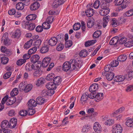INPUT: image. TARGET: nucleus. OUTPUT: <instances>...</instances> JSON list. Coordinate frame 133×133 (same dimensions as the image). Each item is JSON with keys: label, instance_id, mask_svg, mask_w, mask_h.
Here are the masks:
<instances>
[{"label": "nucleus", "instance_id": "nucleus-50", "mask_svg": "<svg viewBox=\"0 0 133 133\" xmlns=\"http://www.w3.org/2000/svg\"><path fill=\"white\" fill-rule=\"evenodd\" d=\"M33 108L29 107V110L28 113L29 115H32L35 113V111L33 109Z\"/></svg>", "mask_w": 133, "mask_h": 133}, {"label": "nucleus", "instance_id": "nucleus-26", "mask_svg": "<svg viewBox=\"0 0 133 133\" xmlns=\"http://www.w3.org/2000/svg\"><path fill=\"white\" fill-rule=\"evenodd\" d=\"M25 6V4L20 2L17 3L16 5V9L18 10H22L23 9Z\"/></svg>", "mask_w": 133, "mask_h": 133}, {"label": "nucleus", "instance_id": "nucleus-29", "mask_svg": "<svg viewBox=\"0 0 133 133\" xmlns=\"http://www.w3.org/2000/svg\"><path fill=\"white\" fill-rule=\"evenodd\" d=\"M127 57L126 55H121L117 58L118 61L120 62H123L125 61L127 59Z\"/></svg>", "mask_w": 133, "mask_h": 133}, {"label": "nucleus", "instance_id": "nucleus-2", "mask_svg": "<svg viewBox=\"0 0 133 133\" xmlns=\"http://www.w3.org/2000/svg\"><path fill=\"white\" fill-rule=\"evenodd\" d=\"M126 3L124 2V0H115L114 2L116 5H121V7L122 9H124L126 8L127 5L129 3L128 1H126Z\"/></svg>", "mask_w": 133, "mask_h": 133}, {"label": "nucleus", "instance_id": "nucleus-22", "mask_svg": "<svg viewBox=\"0 0 133 133\" xmlns=\"http://www.w3.org/2000/svg\"><path fill=\"white\" fill-rule=\"evenodd\" d=\"M37 16L35 14H30L27 16L26 17V19L28 21L35 20L37 18Z\"/></svg>", "mask_w": 133, "mask_h": 133}, {"label": "nucleus", "instance_id": "nucleus-52", "mask_svg": "<svg viewBox=\"0 0 133 133\" xmlns=\"http://www.w3.org/2000/svg\"><path fill=\"white\" fill-rule=\"evenodd\" d=\"M26 62V60L24 59H20L18 60L16 63L18 65H22Z\"/></svg>", "mask_w": 133, "mask_h": 133}, {"label": "nucleus", "instance_id": "nucleus-49", "mask_svg": "<svg viewBox=\"0 0 133 133\" xmlns=\"http://www.w3.org/2000/svg\"><path fill=\"white\" fill-rule=\"evenodd\" d=\"M1 59V62L3 64H7L9 61L8 58L6 57H2Z\"/></svg>", "mask_w": 133, "mask_h": 133}, {"label": "nucleus", "instance_id": "nucleus-31", "mask_svg": "<svg viewBox=\"0 0 133 133\" xmlns=\"http://www.w3.org/2000/svg\"><path fill=\"white\" fill-rule=\"evenodd\" d=\"M32 40L31 39L27 42L24 46V48L26 49L29 48L31 46L32 43Z\"/></svg>", "mask_w": 133, "mask_h": 133}, {"label": "nucleus", "instance_id": "nucleus-18", "mask_svg": "<svg viewBox=\"0 0 133 133\" xmlns=\"http://www.w3.org/2000/svg\"><path fill=\"white\" fill-rule=\"evenodd\" d=\"M40 58V57L39 56L37 55H34L32 57H31L30 59L31 61L34 63H35L37 62H38L39 61Z\"/></svg>", "mask_w": 133, "mask_h": 133}, {"label": "nucleus", "instance_id": "nucleus-62", "mask_svg": "<svg viewBox=\"0 0 133 133\" xmlns=\"http://www.w3.org/2000/svg\"><path fill=\"white\" fill-rule=\"evenodd\" d=\"M29 23V22L23 21L22 22V24L23 26L27 28Z\"/></svg>", "mask_w": 133, "mask_h": 133}, {"label": "nucleus", "instance_id": "nucleus-23", "mask_svg": "<svg viewBox=\"0 0 133 133\" xmlns=\"http://www.w3.org/2000/svg\"><path fill=\"white\" fill-rule=\"evenodd\" d=\"M103 98V94L102 93H98L96 95L95 101H99Z\"/></svg>", "mask_w": 133, "mask_h": 133}, {"label": "nucleus", "instance_id": "nucleus-14", "mask_svg": "<svg viewBox=\"0 0 133 133\" xmlns=\"http://www.w3.org/2000/svg\"><path fill=\"white\" fill-rule=\"evenodd\" d=\"M66 0H57L55 1L52 4L53 6L55 8H57L59 5L63 4Z\"/></svg>", "mask_w": 133, "mask_h": 133}, {"label": "nucleus", "instance_id": "nucleus-19", "mask_svg": "<svg viewBox=\"0 0 133 133\" xmlns=\"http://www.w3.org/2000/svg\"><path fill=\"white\" fill-rule=\"evenodd\" d=\"M110 12L109 9H101L99 11V13L102 16H105L107 15Z\"/></svg>", "mask_w": 133, "mask_h": 133}, {"label": "nucleus", "instance_id": "nucleus-64", "mask_svg": "<svg viewBox=\"0 0 133 133\" xmlns=\"http://www.w3.org/2000/svg\"><path fill=\"white\" fill-rule=\"evenodd\" d=\"M16 12V10L14 9H11L9 10L8 13L9 15H12L15 14Z\"/></svg>", "mask_w": 133, "mask_h": 133}, {"label": "nucleus", "instance_id": "nucleus-51", "mask_svg": "<svg viewBox=\"0 0 133 133\" xmlns=\"http://www.w3.org/2000/svg\"><path fill=\"white\" fill-rule=\"evenodd\" d=\"M25 87L24 91L25 92H28L31 90L32 86L31 85L29 84L27 85H25Z\"/></svg>", "mask_w": 133, "mask_h": 133}, {"label": "nucleus", "instance_id": "nucleus-1", "mask_svg": "<svg viewBox=\"0 0 133 133\" xmlns=\"http://www.w3.org/2000/svg\"><path fill=\"white\" fill-rule=\"evenodd\" d=\"M78 63L75 59L71 60L69 62H66L63 65V70L64 71L77 70L78 69Z\"/></svg>", "mask_w": 133, "mask_h": 133}, {"label": "nucleus", "instance_id": "nucleus-56", "mask_svg": "<svg viewBox=\"0 0 133 133\" xmlns=\"http://www.w3.org/2000/svg\"><path fill=\"white\" fill-rule=\"evenodd\" d=\"M12 131L11 130L9 129H0V133H11Z\"/></svg>", "mask_w": 133, "mask_h": 133}, {"label": "nucleus", "instance_id": "nucleus-13", "mask_svg": "<svg viewBox=\"0 0 133 133\" xmlns=\"http://www.w3.org/2000/svg\"><path fill=\"white\" fill-rule=\"evenodd\" d=\"M40 6V4L37 2H35L31 4L30 6V8L32 11L37 10Z\"/></svg>", "mask_w": 133, "mask_h": 133}, {"label": "nucleus", "instance_id": "nucleus-53", "mask_svg": "<svg viewBox=\"0 0 133 133\" xmlns=\"http://www.w3.org/2000/svg\"><path fill=\"white\" fill-rule=\"evenodd\" d=\"M32 65L30 63H28L25 66V69L28 71H30L32 69Z\"/></svg>", "mask_w": 133, "mask_h": 133}, {"label": "nucleus", "instance_id": "nucleus-10", "mask_svg": "<svg viewBox=\"0 0 133 133\" xmlns=\"http://www.w3.org/2000/svg\"><path fill=\"white\" fill-rule=\"evenodd\" d=\"M88 97V93L87 92H85L82 95L81 98V101L82 104H84L86 102Z\"/></svg>", "mask_w": 133, "mask_h": 133}, {"label": "nucleus", "instance_id": "nucleus-40", "mask_svg": "<svg viewBox=\"0 0 133 133\" xmlns=\"http://www.w3.org/2000/svg\"><path fill=\"white\" fill-rule=\"evenodd\" d=\"M119 64V62L118 60H115L112 61L110 64V65L112 67H116Z\"/></svg>", "mask_w": 133, "mask_h": 133}, {"label": "nucleus", "instance_id": "nucleus-25", "mask_svg": "<svg viewBox=\"0 0 133 133\" xmlns=\"http://www.w3.org/2000/svg\"><path fill=\"white\" fill-rule=\"evenodd\" d=\"M45 101V99L41 97H38L36 99L37 104L39 105H42L43 103Z\"/></svg>", "mask_w": 133, "mask_h": 133}, {"label": "nucleus", "instance_id": "nucleus-37", "mask_svg": "<svg viewBox=\"0 0 133 133\" xmlns=\"http://www.w3.org/2000/svg\"><path fill=\"white\" fill-rule=\"evenodd\" d=\"M94 22L92 20L90 19H88L87 22V26L89 28H91L93 25Z\"/></svg>", "mask_w": 133, "mask_h": 133}, {"label": "nucleus", "instance_id": "nucleus-57", "mask_svg": "<svg viewBox=\"0 0 133 133\" xmlns=\"http://www.w3.org/2000/svg\"><path fill=\"white\" fill-rule=\"evenodd\" d=\"M49 94L48 91L46 90H43L41 92V95L43 97H45L48 95Z\"/></svg>", "mask_w": 133, "mask_h": 133}, {"label": "nucleus", "instance_id": "nucleus-43", "mask_svg": "<svg viewBox=\"0 0 133 133\" xmlns=\"http://www.w3.org/2000/svg\"><path fill=\"white\" fill-rule=\"evenodd\" d=\"M55 77L54 74L51 73L49 74L46 77V79L48 81H51Z\"/></svg>", "mask_w": 133, "mask_h": 133}, {"label": "nucleus", "instance_id": "nucleus-8", "mask_svg": "<svg viewBox=\"0 0 133 133\" xmlns=\"http://www.w3.org/2000/svg\"><path fill=\"white\" fill-rule=\"evenodd\" d=\"M9 123V127L10 128H14L17 123V119L16 118H13L11 119Z\"/></svg>", "mask_w": 133, "mask_h": 133}, {"label": "nucleus", "instance_id": "nucleus-45", "mask_svg": "<svg viewBox=\"0 0 133 133\" xmlns=\"http://www.w3.org/2000/svg\"><path fill=\"white\" fill-rule=\"evenodd\" d=\"M81 26L80 23H75L73 25V29L74 30H77L80 28Z\"/></svg>", "mask_w": 133, "mask_h": 133}, {"label": "nucleus", "instance_id": "nucleus-41", "mask_svg": "<svg viewBox=\"0 0 133 133\" xmlns=\"http://www.w3.org/2000/svg\"><path fill=\"white\" fill-rule=\"evenodd\" d=\"M35 27V24L29 22L27 29L28 30H34Z\"/></svg>", "mask_w": 133, "mask_h": 133}, {"label": "nucleus", "instance_id": "nucleus-7", "mask_svg": "<svg viewBox=\"0 0 133 133\" xmlns=\"http://www.w3.org/2000/svg\"><path fill=\"white\" fill-rule=\"evenodd\" d=\"M41 66V62L40 61H39L37 62L36 64L34 63L32 65V69L36 70H40V68Z\"/></svg>", "mask_w": 133, "mask_h": 133}, {"label": "nucleus", "instance_id": "nucleus-32", "mask_svg": "<svg viewBox=\"0 0 133 133\" xmlns=\"http://www.w3.org/2000/svg\"><path fill=\"white\" fill-rule=\"evenodd\" d=\"M42 73V71L40 70H36L34 72L33 76L34 77H39L41 75Z\"/></svg>", "mask_w": 133, "mask_h": 133}, {"label": "nucleus", "instance_id": "nucleus-17", "mask_svg": "<svg viewBox=\"0 0 133 133\" xmlns=\"http://www.w3.org/2000/svg\"><path fill=\"white\" fill-rule=\"evenodd\" d=\"M29 107L30 108L31 107L33 108L36 107L37 105V103L36 101L33 99H30L28 103Z\"/></svg>", "mask_w": 133, "mask_h": 133}, {"label": "nucleus", "instance_id": "nucleus-42", "mask_svg": "<svg viewBox=\"0 0 133 133\" xmlns=\"http://www.w3.org/2000/svg\"><path fill=\"white\" fill-rule=\"evenodd\" d=\"M18 89L15 88L10 93V95L11 96H14L17 95L18 93Z\"/></svg>", "mask_w": 133, "mask_h": 133}, {"label": "nucleus", "instance_id": "nucleus-59", "mask_svg": "<svg viewBox=\"0 0 133 133\" xmlns=\"http://www.w3.org/2000/svg\"><path fill=\"white\" fill-rule=\"evenodd\" d=\"M126 15L127 17H129L133 15V9H131L126 12Z\"/></svg>", "mask_w": 133, "mask_h": 133}, {"label": "nucleus", "instance_id": "nucleus-44", "mask_svg": "<svg viewBox=\"0 0 133 133\" xmlns=\"http://www.w3.org/2000/svg\"><path fill=\"white\" fill-rule=\"evenodd\" d=\"M37 47H34L31 48L28 51V53L30 55H31L35 53L37 51Z\"/></svg>", "mask_w": 133, "mask_h": 133}, {"label": "nucleus", "instance_id": "nucleus-63", "mask_svg": "<svg viewBox=\"0 0 133 133\" xmlns=\"http://www.w3.org/2000/svg\"><path fill=\"white\" fill-rule=\"evenodd\" d=\"M118 43L119 44H122L125 43L126 41V38L125 37L120 38L118 40Z\"/></svg>", "mask_w": 133, "mask_h": 133}, {"label": "nucleus", "instance_id": "nucleus-24", "mask_svg": "<svg viewBox=\"0 0 133 133\" xmlns=\"http://www.w3.org/2000/svg\"><path fill=\"white\" fill-rule=\"evenodd\" d=\"M118 37L113 38L110 41V44L111 45H115L118 42L119 39Z\"/></svg>", "mask_w": 133, "mask_h": 133}, {"label": "nucleus", "instance_id": "nucleus-11", "mask_svg": "<svg viewBox=\"0 0 133 133\" xmlns=\"http://www.w3.org/2000/svg\"><path fill=\"white\" fill-rule=\"evenodd\" d=\"M1 126L2 128L1 129L8 128L9 127V123L7 120H4L2 122Z\"/></svg>", "mask_w": 133, "mask_h": 133}, {"label": "nucleus", "instance_id": "nucleus-38", "mask_svg": "<svg viewBox=\"0 0 133 133\" xmlns=\"http://www.w3.org/2000/svg\"><path fill=\"white\" fill-rule=\"evenodd\" d=\"M124 107H122L119 108L118 109L116 110L112 114L113 116L114 117L115 116L118 112L121 113L124 110Z\"/></svg>", "mask_w": 133, "mask_h": 133}, {"label": "nucleus", "instance_id": "nucleus-3", "mask_svg": "<svg viewBox=\"0 0 133 133\" xmlns=\"http://www.w3.org/2000/svg\"><path fill=\"white\" fill-rule=\"evenodd\" d=\"M92 4L90 5L88 4L87 6V9L86 10L85 14L88 17H91L92 16L94 13V10L93 9L91 8Z\"/></svg>", "mask_w": 133, "mask_h": 133}, {"label": "nucleus", "instance_id": "nucleus-16", "mask_svg": "<svg viewBox=\"0 0 133 133\" xmlns=\"http://www.w3.org/2000/svg\"><path fill=\"white\" fill-rule=\"evenodd\" d=\"M62 81V79L59 76L55 77L54 79L53 83L56 85H58L61 84Z\"/></svg>", "mask_w": 133, "mask_h": 133}, {"label": "nucleus", "instance_id": "nucleus-36", "mask_svg": "<svg viewBox=\"0 0 133 133\" xmlns=\"http://www.w3.org/2000/svg\"><path fill=\"white\" fill-rule=\"evenodd\" d=\"M101 34V32L99 30L95 32L93 34V37L94 38L98 37Z\"/></svg>", "mask_w": 133, "mask_h": 133}, {"label": "nucleus", "instance_id": "nucleus-54", "mask_svg": "<svg viewBox=\"0 0 133 133\" xmlns=\"http://www.w3.org/2000/svg\"><path fill=\"white\" fill-rule=\"evenodd\" d=\"M90 128L88 125H85L82 129V131L87 133L88 131Z\"/></svg>", "mask_w": 133, "mask_h": 133}, {"label": "nucleus", "instance_id": "nucleus-58", "mask_svg": "<svg viewBox=\"0 0 133 133\" xmlns=\"http://www.w3.org/2000/svg\"><path fill=\"white\" fill-rule=\"evenodd\" d=\"M64 45L62 44L61 43H60L58 45L56 48L57 50L58 51H61L62 50L63 48Z\"/></svg>", "mask_w": 133, "mask_h": 133}, {"label": "nucleus", "instance_id": "nucleus-27", "mask_svg": "<svg viewBox=\"0 0 133 133\" xmlns=\"http://www.w3.org/2000/svg\"><path fill=\"white\" fill-rule=\"evenodd\" d=\"M100 7L101 8V9H109L108 7L107 4L105 2V0H102L101 2Z\"/></svg>", "mask_w": 133, "mask_h": 133}, {"label": "nucleus", "instance_id": "nucleus-5", "mask_svg": "<svg viewBox=\"0 0 133 133\" xmlns=\"http://www.w3.org/2000/svg\"><path fill=\"white\" fill-rule=\"evenodd\" d=\"M59 35H57L56 37H51L49 40L48 43L51 46H54L56 45L57 44L58 40L57 38H59Z\"/></svg>", "mask_w": 133, "mask_h": 133}, {"label": "nucleus", "instance_id": "nucleus-15", "mask_svg": "<svg viewBox=\"0 0 133 133\" xmlns=\"http://www.w3.org/2000/svg\"><path fill=\"white\" fill-rule=\"evenodd\" d=\"M115 74L112 72H109L106 73L105 76L107 79L108 81L112 80L114 77Z\"/></svg>", "mask_w": 133, "mask_h": 133}, {"label": "nucleus", "instance_id": "nucleus-39", "mask_svg": "<svg viewBox=\"0 0 133 133\" xmlns=\"http://www.w3.org/2000/svg\"><path fill=\"white\" fill-rule=\"evenodd\" d=\"M42 26L43 28L45 29H48L50 27V23L47 22L44 23L42 24Z\"/></svg>", "mask_w": 133, "mask_h": 133}, {"label": "nucleus", "instance_id": "nucleus-12", "mask_svg": "<svg viewBox=\"0 0 133 133\" xmlns=\"http://www.w3.org/2000/svg\"><path fill=\"white\" fill-rule=\"evenodd\" d=\"M46 87L47 88L50 90H55L56 88L55 85L52 82L47 83L46 85Z\"/></svg>", "mask_w": 133, "mask_h": 133}, {"label": "nucleus", "instance_id": "nucleus-9", "mask_svg": "<svg viewBox=\"0 0 133 133\" xmlns=\"http://www.w3.org/2000/svg\"><path fill=\"white\" fill-rule=\"evenodd\" d=\"M98 88V86L97 84L94 83L92 84L90 87L89 89V91L91 92H95L96 94V91Z\"/></svg>", "mask_w": 133, "mask_h": 133}, {"label": "nucleus", "instance_id": "nucleus-6", "mask_svg": "<svg viewBox=\"0 0 133 133\" xmlns=\"http://www.w3.org/2000/svg\"><path fill=\"white\" fill-rule=\"evenodd\" d=\"M93 129L96 132L99 133L101 131L102 127L99 123L96 122L94 124Z\"/></svg>", "mask_w": 133, "mask_h": 133}, {"label": "nucleus", "instance_id": "nucleus-60", "mask_svg": "<svg viewBox=\"0 0 133 133\" xmlns=\"http://www.w3.org/2000/svg\"><path fill=\"white\" fill-rule=\"evenodd\" d=\"M19 114L22 116H25L27 115L28 112L26 110H22L19 112Z\"/></svg>", "mask_w": 133, "mask_h": 133}, {"label": "nucleus", "instance_id": "nucleus-46", "mask_svg": "<svg viewBox=\"0 0 133 133\" xmlns=\"http://www.w3.org/2000/svg\"><path fill=\"white\" fill-rule=\"evenodd\" d=\"M111 25L113 27H116L118 25L116 19L112 18V19Z\"/></svg>", "mask_w": 133, "mask_h": 133}, {"label": "nucleus", "instance_id": "nucleus-35", "mask_svg": "<svg viewBox=\"0 0 133 133\" xmlns=\"http://www.w3.org/2000/svg\"><path fill=\"white\" fill-rule=\"evenodd\" d=\"M21 31L19 29L16 30L13 34V35L15 38H18L21 35Z\"/></svg>", "mask_w": 133, "mask_h": 133}, {"label": "nucleus", "instance_id": "nucleus-47", "mask_svg": "<svg viewBox=\"0 0 133 133\" xmlns=\"http://www.w3.org/2000/svg\"><path fill=\"white\" fill-rule=\"evenodd\" d=\"M114 119H110L106 121L104 123L105 125H111L114 124Z\"/></svg>", "mask_w": 133, "mask_h": 133}, {"label": "nucleus", "instance_id": "nucleus-55", "mask_svg": "<svg viewBox=\"0 0 133 133\" xmlns=\"http://www.w3.org/2000/svg\"><path fill=\"white\" fill-rule=\"evenodd\" d=\"M43 83L44 82L43 79L42 78H41L38 79L36 84L38 86H39L40 85L43 84Z\"/></svg>", "mask_w": 133, "mask_h": 133}, {"label": "nucleus", "instance_id": "nucleus-30", "mask_svg": "<svg viewBox=\"0 0 133 133\" xmlns=\"http://www.w3.org/2000/svg\"><path fill=\"white\" fill-rule=\"evenodd\" d=\"M126 125L129 127H133V116L132 119H128L125 123Z\"/></svg>", "mask_w": 133, "mask_h": 133}, {"label": "nucleus", "instance_id": "nucleus-20", "mask_svg": "<svg viewBox=\"0 0 133 133\" xmlns=\"http://www.w3.org/2000/svg\"><path fill=\"white\" fill-rule=\"evenodd\" d=\"M125 78L124 76L123 75H119L116 76L114 79V81L117 82L123 81Z\"/></svg>", "mask_w": 133, "mask_h": 133}, {"label": "nucleus", "instance_id": "nucleus-61", "mask_svg": "<svg viewBox=\"0 0 133 133\" xmlns=\"http://www.w3.org/2000/svg\"><path fill=\"white\" fill-rule=\"evenodd\" d=\"M124 45L127 47H130L133 46V42H128L124 44Z\"/></svg>", "mask_w": 133, "mask_h": 133}, {"label": "nucleus", "instance_id": "nucleus-34", "mask_svg": "<svg viewBox=\"0 0 133 133\" xmlns=\"http://www.w3.org/2000/svg\"><path fill=\"white\" fill-rule=\"evenodd\" d=\"M88 52L86 50H81L79 53V55L81 57H84L87 55Z\"/></svg>", "mask_w": 133, "mask_h": 133}, {"label": "nucleus", "instance_id": "nucleus-48", "mask_svg": "<svg viewBox=\"0 0 133 133\" xmlns=\"http://www.w3.org/2000/svg\"><path fill=\"white\" fill-rule=\"evenodd\" d=\"M5 38L4 40V43L5 45H10L11 43V41L10 40L7 39L6 37H4Z\"/></svg>", "mask_w": 133, "mask_h": 133}, {"label": "nucleus", "instance_id": "nucleus-21", "mask_svg": "<svg viewBox=\"0 0 133 133\" xmlns=\"http://www.w3.org/2000/svg\"><path fill=\"white\" fill-rule=\"evenodd\" d=\"M16 98L14 96H11L9 98L8 101L7 103V104L11 105L15 103L16 101Z\"/></svg>", "mask_w": 133, "mask_h": 133}, {"label": "nucleus", "instance_id": "nucleus-33", "mask_svg": "<svg viewBox=\"0 0 133 133\" xmlns=\"http://www.w3.org/2000/svg\"><path fill=\"white\" fill-rule=\"evenodd\" d=\"M49 50V48L47 46H42L40 50V52L43 54L47 52Z\"/></svg>", "mask_w": 133, "mask_h": 133}, {"label": "nucleus", "instance_id": "nucleus-4", "mask_svg": "<svg viewBox=\"0 0 133 133\" xmlns=\"http://www.w3.org/2000/svg\"><path fill=\"white\" fill-rule=\"evenodd\" d=\"M112 131L113 133H121L122 128L119 124H116L113 127Z\"/></svg>", "mask_w": 133, "mask_h": 133}, {"label": "nucleus", "instance_id": "nucleus-28", "mask_svg": "<svg viewBox=\"0 0 133 133\" xmlns=\"http://www.w3.org/2000/svg\"><path fill=\"white\" fill-rule=\"evenodd\" d=\"M97 41L96 39L88 41L85 43V45L86 47H88L95 43Z\"/></svg>", "mask_w": 133, "mask_h": 133}]
</instances>
